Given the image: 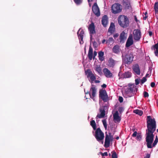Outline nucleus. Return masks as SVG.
<instances>
[{"instance_id":"f257e3e1","label":"nucleus","mask_w":158,"mask_h":158,"mask_svg":"<svg viewBox=\"0 0 158 158\" xmlns=\"http://www.w3.org/2000/svg\"><path fill=\"white\" fill-rule=\"evenodd\" d=\"M147 129L146 130V141L148 148H152V144L153 142L154 135L153 133L156 128V122L155 119H147Z\"/></svg>"},{"instance_id":"f03ea898","label":"nucleus","mask_w":158,"mask_h":158,"mask_svg":"<svg viewBox=\"0 0 158 158\" xmlns=\"http://www.w3.org/2000/svg\"><path fill=\"white\" fill-rule=\"evenodd\" d=\"M118 23L119 25L123 27L126 28L129 25V20L127 16L120 15L118 18Z\"/></svg>"},{"instance_id":"7ed1b4c3","label":"nucleus","mask_w":158,"mask_h":158,"mask_svg":"<svg viewBox=\"0 0 158 158\" xmlns=\"http://www.w3.org/2000/svg\"><path fill=\"white\" fill-rule=\"evenodd\" d=\"M123 61L125 64H130L133 61L134 57L132 52L130 53L129 54L125 55L124 56H122Z\"/></svg>"},{"instance_id":"20e7f679","label":"nucleus","mask_w":158,"mask_h":158,"mask_svg":"<svg viewBox=\"0 0 158 158\" xmlns=\"http://www.w3.org/2000/svg\"><path fill=\"white\" fill-rule=\"evenodd\" d=\"M122 6L118 3H115L111 6L112 12L114 14H117L121 12L122 11Z\"/></svg>"},{"instance_id":"39448f33","label":"nucleus","mask_w":158,"mask_h":158,"mask_svg":"<svg viewBox=\"0 0 158 158\" xmlns=\"http://www.w3.org/2000/svg\"><path fill=\"white\" fill-rule=\"evenodd\" d=\"M94 136L97 140L98 142L103 140L104 137V134L100 128L96 129Z\"/></svg>"},{"instance_id":"423d86ee","label":"nucleus","mask_w":158,"mask_h":158,"mask_svg":"<svg viewBox=\"0 0 158 158\" xmlns=\"http://www.w3.org/2000/svg\"><path fill=\"white\" fill-rule=\"evenodd\" d=\"M96 92L97 89L96 88V86L92 84L90 89V91L87 92L86 94H89L90 98L94 101L95 100L94 98L96 96Z\"/></svg>"},{"instance_id":"0eeeda50","label":"nucleus","mask_w":158,"mask_h":158,"mask_svg":"<svg viewBox=\"0 0 158 158\" xmlns=\"http://www.w3.org/2000/svg\"><path fill=\"white\" fill-rule=\"evenodd\" d=\"M99 97L105 102L108 100V96L106 90L105 89H100L99 92Z\"/></svg>"},{"instance_id":"6e6552de","label":"nucleus","mask_w":158,"mask_h":158,"mask_svg":"<svg viewBox=\"0 0 158 158\" xmlns=\"http://www.w3.org/2000/svg\"><path fill=\"white\" fill-rule=\"evenodd\" d=\"M113 137L110 133H109V135L106 134L105 136V139L104 146L106 148H107L110 146V141L112 140Z\"/></svg>"},{"instance_id":"1a4fd4ad","label":"nucleus","mask_w":158,"mask_h":158,"mask_svg":"<svg viewBox=\"0 0 158 158\" xmlns=\"http://www.w3.org/2000/svg\"><path fill=\"white\" fill-rule=\"evenodd\" d=\"M86 75L87 76L88 78H90L89 81L91 83H93V81L96 80V77L92 72L89 69H88L85 72Z\"/></svg>"},{"instance_id":"9d476101","label":"nucleus","mask_w":158,"mask_h":158,"mask_svg":"<svg viewBox=\"0 0 158 158\" xmlns=\"http://www.w3.org/2000/svg\"><path fill=\"white\" fill-rule=\"evenodd\" d=\"M133 37L134 40L136 41H139L141 37V31L139 29H135L133 32Z\"/></svg>"},{"instance_id":"9b49d317","label":"nucleus","mask_w":158,"mask_h":158,"mask_svg":"<svg viewBox=\"0 0 158 158\" xmlns=\"http://www.w3.org/2000/svg\"><path fill=\"white\" fill-rule=\"evenodd\" d=\"M107 106L102 107L99 109L100 114H98L97 116V117L99 118H102L104 117L105 115L106 110H107Z\"/></svg>"},{"instance_id":"f8f14e48","label":"nucleus","mask_w":158,"mask_h":158,"mask_svg":"<svg viewBox=\"0 0 158 158\" xmlns=\"http://www.w3.org/2000/svg\"><path fill=\"white\" fill-rule=\"evenodd\" d=\"M78 38L80 40V43L81 44L83 43V37L84 34V32L83 29L80 28L77 32Z\"/></svg>"},{"instance_id":"ddd939ff","label":"nucleus","mask_w":158,"mask_h":158,"mask_svg":"<svg viewBox=\"0 0 158 158\" xmlns=\"http://www.w3.org/2000/svg\"><path fill=\"white\" fill-rule=\"evenodd\" d=\"M92 10L94 14L97 17L100 15V11L97 3L95 2L92 8Z\"/></svg>"},{"instance_id":"4468645a","label":"nucleus","mask_w":158,"mask_h":158,"mask_svg":"<svg viewBox=\"0 0 158 158\" xmlns=\"http://www.w3.org/2000/svg\"><path fill=\"white\" fill-rule=\"evenodd\" d=\"M88 29L89 34L90 35L91 38H92V35L96 33L95 31V26L93 22H91V23L89 24L88 27Z\"/></svg>"},{"instance_id":"2eb2a0df","label":"nucleus","mask_w":158,"mask_h":158,"mask_svg":"<svg viewBox=\"0 0 158 158\" xmlns=\"http://www.w3.org/2000/svg\"><path fill=\"white\" fill-rule=\"evenodd\" d=\"M133 36L131 34L130 35L126 44V47H129L133 44Z\"/></svg>"},{"instance_id":"dca6fc26","label":"nucleus","mask_w":158,"mask_h":158,"mask_svg":"<svg viewBox=\"0 0 158 158\" xmlns=\"http://www.w3.org/2000/svg\"><path fill=\"white\" fill-rule=\"evenodd\" d=\"M117 61L114 60L112 58H110L108 60L107 64L109 67L113 68L115 65Z\"/></svg>"},{"instance_id":"f3484780","label":"nucleus","mask_w":158,"mask_h":158,"mask_svg":"<svg viewBox=\"0 0 158 158\" xmlns=\"http://www.w3.org/2000/svg\"><path fill=\"white\" fill-rule=\"evenodd\" d=\"M127 34L124 31H123L120 35L119 42L120 43H123L127 39Z\"/></svg>"},{"instance_id":"a211bd4d","label":"nucleus","mask_w":158,"mask_h":158,"mask_svg":"<svg viewBox=\"0 0 158 158\" xmlns=\"http://www.w3.org/2000/svg\"><path fill=\"white\" fill-rule=\"evenodd\" d=\"M132 69L137 75H139L140 74V69L139 66L138 64H135L133 66Z\"/></svg>"},{"instance_id":"6ab92c4d","label":"nucleus","mask_w":158,"mask_h":158,"mask_svg":"<svg viewBox=\"0 0 158 158\" xmlns=\"http://www.w3.org/2000/svg\"><path fill=\"white\" fill-rule=\"evenodd\" d=\"M103 73L105 76L108 78H111L112 77V74L107 69L105 68L103 69Z\"/></svg>"},{"instance_id":"aec40b11","label":"nucleus","mask_w":158,"mask_h":158,"mask_svg":"<svg viewBox=\"0 0 158 158\" xmlns=\"http://www.w3.org/2000/svg\"><path fill=\"white\" fill-rule=\"evenodd\" d=\"M108 23V17L106 15L103 16L102 19V23L104 27H106Z\"/></svg>"},{"instance_id":"412c9836","label":"nucleus","mask_w":158,"mask_h":158,"mask_svg":"<svg viewBox=\"0 0 158 158\" xmlns=\"http://www.w3.org/2000/svg\"><path fill=\"white\" fill-rule=\"evenodd\" d=\"M88 56L89 60L91 61L92 60L93 57V49L91 46L89 47Z\"/></svg>"},{"instance_id":"4be33fe9","label":"nucleus","mask_w":158,"mask_h":158,"mask_svg":"<svg viewBox=\"0 0 158 158\" xmlns=\"http://www.w3.org/2000/svg\"><path fill=\"white\" fill-rule=\"evenodd\" d=\"M132 136L135 137H136V139L138 141H140L142 139V136L140 134H138L136 131H135L132 135Z\"/></svg>"},{"instance_id":"5701e85b","label":"nucleus","mask_w":158,"mask_h":158,"mask_svg":"<svg viewBox=\"0 0 158 158\" xmlns=\"http://www.w3.org/2000/svg\"><path fill=\"white\" fill-rule=\"evenodd\" d=\"M123 3L125 6V9H129L131 7V5L130 1L128 0H123Z\"/></svg>"},{"instance_id":"b1692460","label":"nucleus","mask_w":158,"mask_h":158,"mask_svg":"<svg viewBox=\"0 0 158 158\" xmlns=\"http://www.w3.org/2000/svg\"><path fill=\"white\" fill-rule=\"evenodd\" d=\"M113 52L116 54H118L120 51V47L118 45H115L112 49Z\"/></svg>"},{"instance_id":"393cba45","label":"nucleus","mask_w":158,"mask_h":158,"mask_svg":"<svg viewBox=\"0 0 158 158\" xmlns=\"http://www.w3.org/2000/svg\"><path fill=\"white\" fill-rule=\"evenodd\" d=\"M99 60L102 61L104 60V53L102 51H100L98 53Z\"/></svg>"},{"instance_id":"a878e982","label":"nucleus","mask_w":158,"mask_h":158,"mask_svg":"<svg viewBox=\"0 0 158 158\" xmlns=\"http://www.w3.org/2000/svg\"><path fill=\"white\" fill-rule=\"evenodd\" d=\"M132 73L131 72H125L123 74V76L124 78H129L131 77Z\"/></svg>"},{"instance_id":"bb28decb","label":"nucleus","mask_w":158,"mask_h":158,"mask_svg":"<svg viewBox=\"0 0 158 158\" xmlns=\"http://www.w3.org/2000/svg\"><path fill=\"white\" fill-rule=\"evenodd\" d=\"M114 23H111L108 29V31L111 33H112L114 31Z\"/></svg>"},{"instance_id":"cd10ccee","label":"nucleus","mask_w":158,"mask_h":158,"mask_svg":"<svg viewBox=\"0 0 158 158\" xmlns=\"http://www.w3.org/2000/svg\"><path fill=\"white\" fill-rule=\"evenodd\" d=\"M114 40L112 37H110L109 39L106 40V44H112L114 43Z\"/></svg>"},{"instance_id":"c85d7f7f","label":"nucleus","mask_w":158,"mask_h":158,"mask_svg":"<svg viewBox=\"0 0 158 158\" xmlns=\"http://www.w3.org/2000/svg\"><path fill=\"white\" fill-rule=\"evenodd\" d=\"M134 113L136 114H138L139 115L141 116L143 114V112L141 110L136 109L134 110L133 111Z\"/></svg>"},{"instance_id":"c756f323","label":"nucleus","mask_w":158,"mask_h":158,"mask_svg":"<svg viewBox=\"0 0 158 158\" xmlns=\"http://www.w3.org/2000/svg\"><path fill=\"white\" fill-rule=\"evenodd\" d=\"M113 118H120L119 116V113L117 111H115L114 113L113 114Z\"/></svg>"},{"instance_id":"7c9ffc66","label":"nucleus","mask_w":158,"mask_h":158,"mask_svg":"<svg viewBox=\"0 0 158 158\" xmlns=\"http://www.w3.org/2000/svg\"><path fill=\"white\" fill-rule=\"evenodd\" d=\"M90 125L92 126L94 130H95L96 129V124L94 120H92L90 122Z\"/></svg>"},{"instance_id":"2f4dec72","label":"nucleus","mask_w":158,"mask_h":158,"mask_svg":"<svg viewBox=\"0 0 158 158\" xmlns=\"http://www.w3.org/2000/svg\"><path fill=\"white\" fill-rule=\"evenodd\" d=\"M95 69L96 71L99 74L101 72L102 69L99 66L97 65Z\"/></svg>"},{"instance_id":"473e14b6","label":"nucleus","mask_w":158,"mask_h":158,"mask_svg":"<svg viewBox=\"0 0 158 158\" xmlns=\"http://www.w3.org/2000/svg\"><path fill=\"white\" fill-rule=\"evenodd\" d=\"M154 8L155 10V14L158 12V2L155 3L154 5Z\"/></svg>"},{"instance_id":"72a5a7b5","label":"nucleus","mask_w":158,"mask_h":158,"mask_svg":"<svg viewBox=\"0 0 158 158\" xmlns=\"http://www.w3.org/2000/svg\"><path fill=\"white\" fill-rule=\"evenodd\" d=\"M158 142V137L157 136H156V139L154 141V142L153 143L152 145V148L153 147H155L156 145V144Z\"/></svg>"},{"instance_id":"f704fd0d","label":"nucleus","mask_w":158,"mask_h":158,"mask_svg":"<svg viewBox=\"0 0 158 158\" xmlns=\"http://www.w3.org/2000/svg\"><path fill=\"white\" fill-rule=\"evenodd\" d=\"M112 158H117L118 157L116 152L114 151H113L112 152Z\"/></svg>"},{"instance_id":"c9c22d12","label":"nucleus","mask_w":158,"mask_h":158,"mask_svg":"<svg viewBox=\"0 0 158 158\" xmlns=\"http://www.w3.org/2000/svg\"><path fill=\"white\" fill-rule=\"evenodd\" d=\"M83 0H74L75 3L77 5L81 4Z\"/></svg>"},{"instance_id":"e433bc0d","label":"nucleus","mask_w":158,"mask_h":158,"mask_svg":"<svg viewBox=\"0 0 158 158\" xmlns=\"http://www.w3.org/2000/svg\"><path fill=\"white\" fill-rule=\"evenodd\" d=\"M106 119H103L102 120V122L103 123L104 126L106 129L107 128V124Z\"/></svg>"},{"instance_id":"4c0bfd02","label":"nucleus","mask_w":158,"mask_h":158,"mask_svg":"<svg viewBox=\"0 0 158 158\" xmlns=\"http://www.w3.org/2000/svg\"><path fill=\"white\" fill-rule=\"evenodd\" d=\"M147 81V79L146 78V77H143L141 80V84H142L144 83L145 82H146Z\"/></svg>"},{"instance_id":"58836bf2","label":"nucleus","mask_w":158,"mask_h":158,"mask_svg":"<svg viewBox=\"0 0 158 158\" xmlns=\"http://www.w3.org/2000/svg\"><path fill=\"white\" fill-rule=\"evenodd\" d=\"M132 92L134 90V85H129V87L128 88Z\"/></svg>"},{"instance_id":"ea45409f","label":"nucleus","mask_w":158,"mask_h":158,"mask_svg":"<svg viewBox=\"0 0 158 158\" xmlns=\"http://www.w3.org/2000/svg\"><path fill=\"white\" fill-rule=\"evenodd\" d=\"M143 96L144 98L148 97L149 96L148 93L146 91H144L143 92Z\"/></svg>"},{"instance_id":"a19ab883","label":"nucleus","mask_w":158,"mask_h":158,"mask_svg":"<svg viewBox=\"0 0 158 158\" xmlns=\"http://www.w3.org/2000/svg\"><path fill=\"white\" fill-rule=\"evenodd\" d=\"M121 119H113V121L116 123H119Z\"/></svg>"},{"instance_id":"79ce46f5","label":"nucleus","mask_w":158,"mask_h":158,"mask_svg":"<svg viewBox=\"0 0 158 158\" xmlns=\"http://www.w3.org/2000/svg\"><path fill=\"white\" fill-rule=\"evenodd\" d=\"M154 49H156V50H158V43L155 44L153 46Z\"/></svg>"},{"instance_id":"37998d69","label":"nucleus","mask_w":158,"mask_h":158,"mask_svg":"<svg viewBox=\"0 0 158 158\" xmlns=\"http://www.w3.org/2000/svg\"><path fill=\"white\" fill-rule=\"evenodd\" d=\"M118 100L120 102H122L123 101V97L121 96H119L118 98Z\"/></svg>"},{"instance_id":"c03bdc74","label":"nucleus","mask_w":158,"mask_h":158,"mask_svg":"<svg viewBox=\"0 0 158 158\" xmlns=\"http://www.w3.org/2000/svg\"><path fill=\"white\" fill-rule=\"evenodd\" d=\"M93 45L94 47H97V43L95 41H94V42H93Z\"/></svg>"},{"instance_id":"a18cd8bd","label":"nucleus","mask_w":158,"mask_h":158,"mask_svg":"<svg viewBox=\"0 0 158 158\" xmlns=\"http://www.w3.org/2000/svg\"><path fill=\"white\" fill-rule=\"evenodd\" d=\"M102 157L106 156H108V153L107 152H105L104 153H102Z\"/></svg>"},{"instance_id":"49530a36","label":"nucleus","mask_w":158,"mask_h":158,"mask_svg":"<svg viewBox=\"0 0 158 158\" xmlns=\"http://www.w3.org/2000/svg\"><path fill=\"white\" fill-rule=\"evenodd\" d=\"M135 83L136 85H138L139 84V81L138 79L135 80Z\"/></svg>"},{"instance_id":"de8ad7c7","label":"nucleus","mask_w":158,"mask_h":158,"mask_svg":"<svg viewBox=\"0 0 158 158\" xmlns=\"http://www.w3.org/2000/svg\"><path fill=\"white\" fill-rule=\"evenodd\" d=\"M150 155L149 154H147L144 158H150Z\"/></svg>"},{"instance_id":"09e8293b","label":"nucleus","mask_w":158,"mask_h":158,"mask_svg":"<svg viewBox=\"0 0 158 158\" xmlns=\"http://www.w3.org/2000/svg\"><path fill=\"white\" fill-rule=\"evenodd\" d=\"M155 84L154 82H152L151 84V86L152 87H154L155 86Z\"/></svg>"},{"instance_id":"8fccbe9b","label":"nucleus","mask_w":158,"mask_h":158,"mask_svg":"<svg viewBox=\"0 0 158 158\" xmlns=\"http://www.w3.org/2000/svg\"><path fill=\"white\" fill-rule=\"evenodd\" d=\"M118 33H116L115 34H114L113 35V37L114 39L117 38L118 36Z\"/></svg>"},{"instance_id":"3c124183","label":"nucleus","mask_w":158,"mask_h":158,"mask_svg":"<svg viewBox=\"0 0 158 158\" xmlns=\"http://www.w3.org/2000/svg\"><path fill=\"white\" fill-rule=\"evenodd\" d=\"M155 53L156 56L158 57V50H156L155 51Z\"/></svg>"},{"instance_id":"603ef678","label":"nucleus","mask_w":158,"mask_h":158,"mask_svg":"<svg viewBox=\"0 0 158 158\" xmlns=\"http://www.w3.org/2000/svg\"><path fill=\"white\" fill-rule=\"evenodd\" d=\"M126 92L127 93H131L132 92L129 89L127 88V89Z\"/></svg>"},{"instance_id":"864d4df0","label":"nucleus","mask_w":158,"mask_h":158,"mask_svg":"<svg viewBox=\"0 0 158 158\" xmlns=\"http://www.w3.org/2000/svg\"><path fill=\"white\" fill-rule=\"evenodd\" d=\"M106 84H103L102 85V87L103 88H106Z\"/></svg>"},{"instance_id":"5fc2aeb1","label":"nucleus","mask_w":158,"mask_h":158,"mask_svg":"<svg viewBox=\"0 0 158 158\" xmlns=\"http://www.w3.org/2000/svg\"><path fill=\"white\" fill-rule=\"evenodd\" d=\"M123 110V108L122 107H119L118 109V110L119 112H121Z\"/></svg>"},{"instance_id":"6e6d98bb","label":"nucleus","mask_w":158,"mask_h":158,"mask_svg":"<svg viewBox=\"0 0 158 158\" xmlns=\"http://www.w3.org/2000/svg\"><path fill=\"white\" fill-rule=\"evenodd\" d=\"M149 35L150 36H152V32L151 31H149Z\"/></svg>"},{"instance_id":"4d7b16f0","label":"nucleus","mask_w":158,"mask_h":158,"mask_svg":"<svg viewBox=\"0 0 158 158\" xmlns=\"http://www.w3.org/2000/svg\"><path fill=\"white\" fill-rule=\"evenodd\" d=\"M97 52L95 51H94V55H93L94 56H96L97 55Z\"/></svg>"},{"instance_id":"13d9d810","label":"nucleus","mask_w":158,"mask_h":158,"mask_svg":"<svg viewBox=\"0 0 158 158\" xmlns=\"http://www.w3.org/2000/svg\"><path fill=\"white\" fill-rule=\"evenodd\" d=\"M94 82L95 83H99L100 82V81L99 80H95L94 81Z\"/></svg>"},{"instance_id":"bf43d9fd","label":"nucleus","mask_w":158,"mask_h":158,"mask_svg":"<svg viewBox=\"0 0 158 158\" xmlns=\"http://www.w3.org/2000/svg\"><path fill=\"white\" fill-rule=\"evenodd\" d=\"M134 18L135 20L136 21V22H137L138 21L136 16H134Z\"/></svg>"},{"instance_id":"052dcab7","label":"nucleus","mask_w":158,"mask_h":158,"mask_svg":"<svg viewBox=\"0 0 158 158\" xmlns=\"http://www.w3.org/2000/svg\"><path fill=\"white\" fill-rule=\"evenodd\" d=\"M147 17H148V16H146V15L145 17H143V19L144 20H145L147 18Z\"/></svg>"},{"instance_id":"680f3d73","label":"nucleus","mask_w":158,"mask_h":158,"mask_svg":"<svg viewBox=\"0 0 158 158\" xmlns=\"http://www.w3.org/2000/svg\"><path fill=\"white\" fill-rule=\"evenodd\" d=\"M106 40H105L104 39L102 41V44H104L105 42H106Z\"/></svg>"},{"instance_id":"e2e57ef3","label":"nucleus","mask_w":158,"mask_h":158,"mask_svg":"<svg viewBox=\"0 0 158 158\" xmlns=\"http://www.w3.org/2000/svg\"><path fill=\"white\" fill-rule=\"evenodd\" d=\"M147 118H152L151 116H147Z\"/></svg>"},{"instance_id":"0e129e2a","label":"nucleus","mask_w":158,"mask_h":158,"mask_svg":"<svg viewBox=\"0 0 158 158\" xmlns=\"http://www.w3.org/2000/svg\"><path fill=\"white\" fill-rule=\"evenodd\" d=\"M119 139V137L118 136H117L116 137V139L117 140L118 139Z\"/></svg>"},{"instance_id":"69168bd1","label":"nucleus","mask_w":158,"mask_h":158,"mask_svg":"<svg viewBox=\"0 0 158 158\" xmlns=\"http://www.w3.org/2000/svg\"><path fill=\"white\" fill-rule=\"evenodd\" d=\"M148 14V13H147V12H145V15L146 16H147V15Z\"/></svg>"},{"instance_id":"338daca9","label":"nucleus","mask_w":158,"mask_h":158,"mask_svg":"<svg viewBox=\"0 0 158 158\" xmlns=\"http://www.w3.org/2000/svg\"><path fill=\"white\" fill-rule=\"evenodd\" d=\"M93 0H88V2L92 1Z\"/></svg>"},{"instance_id":"774afa93","label":"nucleus","mask_w":158,"mask_h":158,"mask_svg":"<svg viewBox=\"0 0 158 158\" xmlns=\"http://www.w3.org/2000/svg\"><path fill=\"white\" fill-rule=\"evenodd\" d=\"M95 56H94L93 55V58L94 60V59L95 58Z\"/></svg>"}]
</instances>
